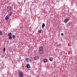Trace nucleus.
Wrapping results in <instances>:
<instances>
[{
	"instance_id": "4be33fe9",
	"label": "nucleus",
	"mask_w": 77,
	"mask_h": 77,
	"mask_svg": "<svg viewBox=\"0 0 77 77\" xmlns=\"http://www.w3.org/2000/svg\"><path fill=\"white\" fill-rule=\"evenodd\" d=\"M1 23V22H0V23Z\"/></svg>"
},
{
	"instance_id": "9b49d317",
	"label": "nucleus",
	"mask_w": 77,
	"mask_h": 77,
	"mask_svg": "<svg viewBox=\"0 0 77 77\" xmlns=\"http://www.w3.org/2000/svg\"><path fill=\"white\" fill-rule=\"evenodd\" d=\"M45 27V23H44L42 24V28H44Z\"/></svg>"
},
{
	"instance_id": "f3484780",
	"label": "nucleus",
	"mask_w": 77,
	"mask_h": 77,
	"mask_svg": "<svg viewBox=\"0 0 77 77\" xmlns=\"http://www.w3.org/2000/svg\"><path fill=\"white\" fill-rule=\"evenodd\" d=\"M9 39H12V37H11V36H9Z\"/></svg>"
},
{
	"instance_id": "ddd939ff",
	"label": "nucleus",
	"mask_w": 77,
	"mask_h": 77,
	"mask_svg": "<svg viewBox=\"0 0 77 77\" xmlns=\"http://www.w3.org/2000/svg\"><path fill=\"white\" fill-rule=\"evenodd\" d=\"M12 13H13V12L12 11L10 12L9 14V16H11V15L12 14Z\"/></svg>"
},
{
	"instance_id": "423d86ee",
	"label": "nucleus",
	"mask_w": 77,
	"mask_h": 77,
	"mask_svg": "<svg viewBox=\"0 0 77 77\" xmlns=\"http://www.w3.org/2000/svg\"><path fill=\"white\" fill-rule=\"evenodd\" d=\"M38 58L39 57H38V56H35L34 57V60H36L37 59H38Z\"/></svg>"
},
{
	"instance_id": "7ed1b4c3",
	"label": "nucleus",
	"mask_w": 77,
	"mask_h": 77,
	"mask_svg": "<svg viewBox=\"0 0 77 77\" xmlns=\"http://www.w3.org/2000/svg\"><path fill=\"white\" fill-rule=\"evenodd\" d=\"M26 61V62H30V58H26L25 59Z\"/></svg>"
},
{
	"instance_id": "a211bd4d",
	"label": "nucleus",
	"mask_w": 77,
	"mask_h": 77,
	"mask_svg": "<svg viewBox=\"0 0 77 77\" xmlns=\"http://www.w3.org/2000/svg\"><path fill=\"white\" fill-rule=\"evenodd\" d=\"M38 33H41V30H39L38 31Z\"/></svg>"
},
{
	"instance_id": "2eb2a0df",
	"label": "nucleus",
	"mask_w": 77,
	"mask_h": 77,
	"mask_svg": "<svg viewBox=\"0 0 77 77\" xmlns=\"http://www.w3.org/2000/svg\"><path fill=\"white\" fill-rule=\"evenodd\" d=\"M5 51H6V48H4L3 49V52H5Z\"/></svg>"
},
{
	"instance_id": "f8f14e48",
	"label": "nucleus",
	"mask_w": 77,
	"mask_h": 77,
	"mask_svg": "<svg viewBox=\"0 0 77 77\" xmlns=\"http://www.w3.org/2000/svg\"><path fill=\"white\" fill-rule=\"evenodd\" d=\"M8 36H11V35H12V34L11 33H9L8 34Z\"/></svg>"
},
{
	"instance_id": "39448f33",
	"label": "nucleus",
	"mask_w": 77,
	"mask_h": 77,
	"mask_svg": "<svg viewBox=\"0 0 77 77\" xmlns=\"http://www.w3.org/2000/svg\"><path fill=\"white\" fill-rule=\"evenodd\" d=\"M19 75H20V77H23V72H20L19 73Z\"/></svg>"
},
{
	"instance_id": "f03ea898",
	"label": "nucleus",
	"mask_w": 77,
	"mask_h": 77,
	"mask_svg": "<svg viewBox=\"0 0 77 77\" xmlns=\"http://www.w3.org/2000/svg\"><path fill=\"white\" fill-rule=\"evenodd\" d=\"M7 11H12V7L10 6H8L7 8Z\"/></svg>"
},
{
	"instance_id": "4468645a",
	"label": "nucleus",
	"mask_w": 77,
	"mask_h": 77,
	"mask_svg": "<svg viewBox=\"0 0 77 77\" xmlns=\"http://www.w3.org/2000/svg\"><path fill=\"white\" fill-rule=\"evenodd\" d=\"M15 35H12V38L13 39H15Z\"/></svg>"
},
{
	"instance_id": "9d476101",
	"label": "nucleus",
	"mask_w": 77,
	"mask_h": 77,
	"mask_svg": "<svg viewBox=\"0 0 77 77\" xmlns=\"http://www.w3.org/2000/svg\"><path fill=\"white\" fill-rule=\"evenodd\" d=\"M53 58L52 57H51L50 58H49V60H50V61H52V60H53Z\"/></svg>"
},
{
	"instance_id": "aec40b11",
	"label": "nucleus",
	"mask_w": 77,
	"mask_h": 77,
	"mask_svg": "<svg viewBox=\"0 0 77 77\" xmlns=\"http://www.w3.org/2000/svg\"><path fill=\"white\" fill-rule=\"evenodd\" d=\"M63 33H62L61 34V36H63Z\"/></svg>"
},
{
	"instance_id": "20e7f679",
	"label": "nucleus",
	"mask_w": 77,
	"mask_h": 77,
	"mask_svg": "<svg viewBox=\"0 0 77 77\" xmlns=\"http://www.w3.org/2000/svg\"><path fill=\"white\" fill-rule=\"evenodd\" d=\"M69 20V19L68 18H67L65 20H64V23H67Z\"/></svg>"
},
{
	"instance_id": "412c9836",
	"label": "nucleus",
	"mask_w": 77,
	"mask_h": 77,
	"mask_svg": "<svg viewBox=\"0 0 77 77\" xmlns=\"http://www.w3.org/2000/svg\"><path fill=\"white\" fill-rule=\"evenodd\" d=\"M36 77H38V76H36Z\"/></svg>"
},
{
	"instance_id": "dca6fc26",
	"label": "nucleus",
	"mask_w": 77,
	"mask_h": 77,
	"mask_svg": "<svg viewBox=\"0 0 77 77\" xmlns=\"http://www.w3.org/2000/svg\"><path fill=\"white\" fill-rule=\"evenodd\" d=\"M0 35H2V32L1 31H0Z\"/></svg>"
},
{
	"instance_id": "1a4fd4ad",
	"label": "nucleus",
	"mask_w": 77,
	"mask_h": 77,
	"mask_svg": "<svg viewBox=\"0 0 77 77\" xmlns=\"http://www.w3.org/2000/svg\"><path fill=\"white\" fill-rule=\"evenodd\" d=\"M43 61L45 63H46V62H47V59H44L43 60Z\"/></svg>"
},
{
	"instance_id": "6e6552de",
	"label": "nucleus",
	"mask_w": 77,
	"mask_h": 77,
	"mask_svg": "<svg viewBox=\"0 0 77 77\" xmlns=\"http://www.w3.org/2000/svg\"><path fill=\"white\" fill-rule=\"evenodd\" d=\"M8 19H9V16H7L5 18V20H8Z\"/></svg>"
},
{
	"instance_id": "6ab92c4d",
	"label": "nucleus",
	"mask_w": 77,
	"mask_h": 77,
	"mask_svg": "<svg viewBox=\"0 0 77 77\" xmlns=\"http://www.w3.org/2000/svg\"><path fill=\"white\" fill-rule=\"evenodd\" d=\"M60 46H62V45H61V44H59V45L58 46L59 47H60Z\"/></svg>"
},
{
	"instance_id": "f257e3e1",
	"label": "nucleus",
	"mask_w": 77,
	"mask_h": 77,
	"mask_svg": "<svg viewBox=\"0 0 77 77\" xmlns=\"http://www.w3.org/2000/svg\"><path fill=\"white\" fill-rule=\"evenodd\" d=\"M43 52V47L42 46H41L39 48V53L40 54H42Z\"/></svg>"
},
{
	"instance_id": "0eeeda50",
	"label": "nucleus",
	"mask_w": 77,
	"mask_h": 77,
	"mask_svg": "<svg viewBox=\"0 0 77 77\" xmlns=\"http://www.w3.org/2000/svg\"><path fill=\"white\" fill-rule=\"evenodd\" d=\"M26 68H30V65L29 64H28L26 65Z\"/></svg>"
}]
</instances>
